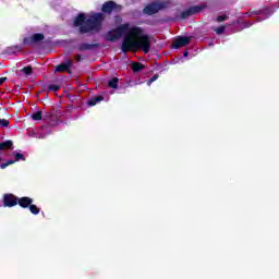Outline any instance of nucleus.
<instances>
[{
    "mask_svg": "<svg viewBox=\"0 0 279 279\" xmlns=\"http://www.w3.org/2000/svg\"><path fill=\"white\" fill-rule=\"evenodd\" d=\"M113 32L117 34L118 38H121V36L128 32L122 41V53L134 51V49H142L144 53L151 51V39H149V35L145 34L143 27H130V24L125 23L118 26Z\"/></svg>",
    "mask_w": 279,
    "mask_h": 279,
    "instance_id": "nucleus-1",
    "label": "nucleus"
},
{
    "mask_svg": "<svg viewBox=\"0 0 279 279\" xmlns=\"http://www.w3.org/2000/svg\"><path fill=\"white\" fill-rule=\"evenodd\" d=\"M104 21H106L104 13H94L88 19L86 17V14L78 13L73 21V27H78V33L82 35L90 34V32L99 34L101 32Z\"/></svg>",
    "mask_w": 279,
    "mask_h": 279,
    "instance_id": "nucleus-2",
    "label": "nucleus"
},
{
    "mask_svg": "<svg viewBox=\"0 0 279 279\" xmlns=\"http://www.w3.org/2000/svg\"><path fill=\"white\" fill-rule=\"evenodd\" d=\"M169 8V2L155 0L148 3L144 9L143 13L147 14V16H154V14H158L160 10H167Z\"/></svg>",
    "mask_w": 279,
    "mask_h": 279,
    "instance_id": "nucleus-3",
    "label": "nucleus"
},
{
    "mask_svg": "<svg viewBox=\"0 0 279 279\" xmlns=\"http://www.w3.org/2000/svg\"><path fill=\"white\" fill-rule=\"evenodd\" d=\"M208 8V3H203L201 5H193L181 12L180 19L182 21L189 19V16H193L194 14H199V12L206 10Z\"/></svg>",
    "mask_w": 279,
    "mask_h": 279,
    "instance_id": "nucleus-4",
    "label": "nucleus"
},
{
    "mask_svg": "<svg viewBox=\"0 0 279 279\" xmlns=\"http://www.w3.org/2000/svg\"><path fill=\"white\" fill-rule=\"evenodd\" d=\"M45 40V34L43 33H35L31 37H24L22 43L23 45H38V43H43Z\"/></svg>",
    "mask_w": 279,
    "mask_h": 279,
    "instance_id": "nucleus-5",
    "label": "nucleus"
},
{
    "mask_svg": "<svg viewBox=\"0 0 279 279\" xmlns=\"http://www.w3.org/2000/svg\"><path fill=\"white\" fill-rule=\"evenodd\" d=\"M3 206L5 208H14V206H19V196L14 194H4Z\"/></svg>",
    "mask_w": 279,
    "mask_h": 279,
    "instance_id": "nucleus-6",
    "label": "nucleus"
},
{
    "mask_svg": "<svg viewBox=\"0 0 279 279\" xmlns=\"http://www.w3.org/2000/svg\"><path fill=\"white\" fill-rule=\"evenodd\" d=\"M71 69H73V60L66 59L64 62L58 64L54 68L57 73H69L71 74Z\"/></svg>",
    "mask_w": 279,
    "mask_h": 279,
    "instance_id": "nucleus-7",
    "label": "nucleus"
},
{
    "mask_svg": "<svg viewBox=\"0 0 279 279\" xmlns=\"http://www.w3.org/2000/svg\"><path fill=\"white\" fill-rule=\"evenodd\" d=\"M13 155H14V159H10V160H7V162L1 163L0 169H8V167H10V165L20 162V160H22V162H25L26 158H25L24 154L14 151Z\"/></svg>",
    "mask_w": 279,
    "mask_h": 279,
    "instance_id": "nucleus-8",
    "label": "nucleus"
},
{
    "mask_svg": "<svg viewBox=\"0 0 279 279\" xmlns=\"http://www.w3.org/2000/svg\"><path fill=\"white\" fill-rule=\"evenodd\" d=\"M193 37L191 36H178L173 43V49H180V47H186L191 43Z\"/></svg>",
    "mask_w": 279,
    "mask_h": 279,
    "instance_id": "nucleus-9",
    "label": "nucleus"
},
{
    "mask_svg": "<svg viewBox=\"0 0 279 279\" xmlns=\"http://www.w3.org/2000/svg\"><path fill=\"white\" fill-rule=\"evenodd\" d=\"M98 47H101L99 43L96 44H88V43H81L76 46L77 51H93V49H98Z\"/></svg>",
    "mask_w": 279,
    "mask_h": 279,
    "instance_id": "nucleus-10",
    "label": "nucleus"
},
{
    "mask_svg": "<svg viewBox=\"0 0 279 279\" xmlns=\"http://www.w3.org/2000/svg\"><path fill=\"white\" fill-rule=\"evenodd\" d=\"M116 8H117V2L110 0L102 4L101 11L104 12V14H112Z\"/></svg>",
    "mask_w": 279,
    "mask_h": 279,
    "instance_id": "nucleus-11",
    "label": "nucleus"
},
{
    "mask_svg": "<svg viewBox=\"0 0 279 279\" xmlns=\"http://www.w3.org/2000/svg\"><path fill=\"white\" fill-rule=\"evenodd\" d=\"M17 204L21 208H29L34 204V198L29 196H23L17 198Z\"/></svg>",
    "mask_w": 279,
    "mask_h": 279,
    "instance_id": "nucleus-12",
    "label": "nucleus"
},
{
    "mask_svg": "<svg viewBox=\"0 0 279 279\" xmlns=\"http://www.w3.org/2000/svg\"><path fill=\"white\" fill-rule=\"evenodd\" d=\"M8 149H14V142H12V140L0 143V151H7Z\"/></svg>",
    "mask_w": 279,
    "mask_h": 279,
    "instance_id": "nucleus-13",
    "label": "nucleus"
},
{
    "mask_svg": "<svg viewBox=\"0 0 279 279\" xmlns=\"http://www.w3.org/2000/svg\"><path fill=\"white\" fill-rule=\"evenodd\" d=\"M105 40H107L108 43H116V40H119V36L117 35V33H114V31H110L106 35Z\"/></svg>",
    "mask_w": 279,
    "mask_h": 279,
    "instance_id": "nucleus-14",
    "label": "nucleus"
},
{
    "mask_svg": "<svg viewBox=\"0 0 279 279\" xmlns=\"http://www.w3.org/2000/svg\"><path fill=\"white\" fill-rule=\"evenodd\" d=\"M131 69L133 71V73H141V71H143V69H145V65L141 62H133V63H131Z\"/></svg>",
    "mask_w": 279,
    "mask_h": 279,
    "instance_id": "nucleus-15",
    "label": "nucleus"
},
{
    "mask_svg": "<svg viewBox=\"0 0 279 279\" xmlns=\"http://www.w3.org/2000/svg\"><path fill=\"white\" fill-rule=\"evenodd\" d=\"M99 101H104V96H96V97L89 99L87 101V106H90V107L97 106V104H99Z\"/></svg>",
    "mask_w": 279,
    "mask_h": 279,
    "instance_id": "nucleus-16",
    "label": "nucleus"
},
{
    "mask_svg": "<svg viewBox=\"0 0 279 279\" xmlns=\"http://www.w3.org/2000/svg\"><path fill=\"white\" fill-rule=\"evenodd\" d=\"M21 73H24L27 77L34 73V68L32 65L24 66L22 70H20Z\"/></svg>",
    "mask_w": 279,
    "mask_h": 279,
    "instance_id": "nucleus-17",
    "label": "nucleus"
},
{
    "mask_svg": "<svg viewBox=\"0 0 279 279\" xmlns=\"http://www.w3.org/2000/svg\"><path fill=\"white\" fill-rule=\"evenodd\" d=\"M109 88H119V78L113 77L108 82Z\"/></svg>",
    "mask_w": 279,
    "mask_h": 279,
    "instance_id": "nucleus-18",
    "label": "nucleus"
},
{
    "mask_svg": "<svg viewBox=\"0 0 279 279\" xmlns=\"http://www.w3.org/2000/svg\"><path fill=\"white\" fill-rule=\"evenodd\" d=\"M29 211L32 215H39L40 214V208L38 206L33 205V203L28 206Z\"/></svg>",
    "mask_w": 279,
    "mask_h": 279,
    "instance_id": "nucleus-19",
    "label": "nucleus"
},
{
    "mask_svg": "<svg viewBox=\"0 0 279 279\" xmlns=\"http://www.w3.org/2000/svg\"><path fill=\"white\" fill-rule=\"evenodd\" d=\"M31 117L33 121H43V111L34 112Z\"/></svg>",
    "mask_w": 279,
    "mask_h": 279,
    "instance_id": "nucleus-20",
    "label": "nucleus"
},
{
    "mask_svg": "<svg viewBox=\"0 0 279 279\" xmlns=\"http://www.w3.org/2000/svg\"><path fill=\"white\" fill-rule=\"evenodd\" d=\"M230 19V16H228V14H222L217 16L216 21L217 23H223V21H228Z\"/></svg>",
    "mask_w": 279,
    "mask_h": 279,
    "instance_id": "nucleus-21",
    "label": "nucleus"
},
{
    "mask_svg": "<svg viewBox=\"0 0 279 279\" xmlns=\"http://www.w3.org/2000/svg\"><path fill=\"white\" fill-rule=\"evenodd\" d=\"M44 121H50V119H53V113L51 111H47L43 114Z\"/></svg>",
    "mask_w": 279,
    "mask_h": 279,
    "instance_id": "nucleus-22",
    "label": "nucleus"
},
{
    "mask_svg": "<svg viewBox=\"0 0 279 279\" xmlns=\"http://www.w3.org/2000/svg\"><path fill=\"white\" fill-rule=\"evenodd\" d=\"M60 88V85L51 84L48 86V90L50 93H58V89Z\"/></svg>",
    "mask_w": 279,
    "mask_h": 279,
    "instance_id": "nucleus-23",
    "label": "nucleus"
},
{
    "mask_svg": "<svg viewBox=\"0 0 279 279\" xmlns=\"http://www.w3.org/2000/svg\"><path fill=\"white\" fill-rule=\"evenodd\" d=\"M10 125V120L0 119V128H8Z\"/></svg>",
    "mask_w": 279,
    "mask_h": 279,
    "instance_id": "nucleus-24",
    "label": "nucleus"
},
{
    "mask_svg": "<svg viewBox=\"0 0 279 279\" xmlns=\"http://www.w3.org/2000/svg\"><path fill=\"white\" fill-rule=\"evenodd\" d=\"M158 77H160V75L155 74L153 77H150V78L147 81V85H148V86H151V84H154V82H156V80H158Z\"/></svg>",
    "mask_w": 279,
    "mask_h": 279,
    "instance_id": "nucleus-25",
    "label": "nucleus"
},
{
    "mask_svg": "<svg viewBox=\"0 0 279 279\" xmlns=\"http://www.w3.org/2000/svg\"><path fill=\"white\" fill-rule=\"evenodd\" d=\"M216 34H218V36H221V34H223V32H226V26H220L215 28Z\"/></svg>",
    "mask_w": 279,
    "mask_h": 279,
    "instance_id": "nucleus-26",
    "label": "nucleus"
},
{
    "mask_svg": "<svg viewBox=\"0 0 279 279\" xmlns=\"http://www.w3.org/2000/svg\"><path fill=\"white\" fill-rule=\"evenodd\" d=\"M245 14H246V16H252V14L258 15V14H260V11H255V12L248 11Z\"/></svg>",
    "mask_w": 279,
    "mask_h": 279,
    "instance_id": "nucleus-27",
    "label": "nucleus"
},
{
    "mask_svg": "<svg viewBox=\"0 0 279 279\" xmlns=\"http://www.w3.org/2000/svg\"><path fill=\"white\" fill-rule=\"evenodd\" d=\"M75 60L76 62H82V54H76Z\"/></svg>",
    "mask_w": 279,
    "mask_h": 279,
    "instance_id": "nucleus-28",
    "label": "nucleus"
},
{
    "mask_svg": "<svg viewBox=\"0 0 279 279\" xmlns=\"http://www.w3.org/2000/svg\"><path fill=\"white\" fill-rule=\"evenodd\" d=\"M4 82H8V77H0V86H1Z\"/></svg>",
    "mask_w": 279,
    "mask_h": 279,
    "instance_id": "nucleus-29",
    "label": "nucleus"
},
{
    "mask_svg": "<svg viewBox=\"0 0 279 279\" xmlns=\"http://www.w3.org/2000/svg\"><path fill=\"white\" fill-rule=\"evenodd\" d=\"M183 57H184V58H187V57H189V51H187V50H185V51L183 52Z\"/></svg>",
    "mask_w": 279,
    "mask_h": 279,
    "instance_id": "nucleus-30",
    "label": "nucleus"
},
{
    "mask_svg": "<svg viewBox=\"0 0 279 279\" xmlns=\"http://www.w3.org/2000/svg\"><path fill=\"white\" fill-rule=\"evenodd\" d=\"M15 49H21V46H15Z\"/></svg>",
    "mask_w": 279,
    "mask_h": 279,
    "instance_id": "nucleus-31",
    "label": "nucleus"
},
{
    "mask_svg": "<svg viewBox=\"0 0 279 279\" xmlns=\"http://www.w3.org/2000/svg\"><path fill=\"white\" fill-rule=\"evenodd\" d=\"M2 158L0 157V162H1Z\"/></svg>",
    "mask_w": 279,
    "mask_h": 279,
    "instance_id": "nucleus-32",
    "label": "nucleus"
}]
</instances>
